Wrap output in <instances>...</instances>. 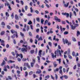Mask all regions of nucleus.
I'll use <instances>...</instances> for the list:
<instances>
[{
  "mask_svg": "<svg viewBox=\"0 0 80 80\" xmlns=\"http://www.w3.org/2000/svg\"><path fill=\"white\" fill-rule=\"evenodd\" d=\"M62 42L64 43V44H65V43L66 44L68 43V45H71V42H68V40L67 39H65V41L64 38H62Z\"/></svg>",
  "mask_w": 80,
  "mask_h": 80,
  "instance_id": "obj_1",
  "label": "nucleus"
},
{
  "mask_svg": "<svg viewBox=\"0 0 80 80\" xmlns=\"http://www.w3.org/2000/svg\"><path fill=\"white\" fill-rule=\"evenodd\" d=\"M22 52H27V48H22L21 49Z\"/></svg>",
  "mask_w": 80,
  "mask_h": 80,
  "instance_id": "obj_2",
  "label": "nucleus"
},
{
  "mask_svg": "<svg viewBox=\"0 0 80 80\" xmlns=\"http://www.w3.org/2000/svg\"><path fill=\"white\" fill-rule=\"evenodd\" d=\"M48 22V20H46L45 21V23L44 24V25H47V23H48V26H50V25H51V23L50 22Z\"/></svg>",
  "mask_w": 80,
  "mask_h": 80,
  "instance_id": "obj_3",
  "label": "nucleus"
},
{
  "mask_svg": "<svg viewBox=\"0 0 80 80\" xmlns=\"http://www.w3.org/2000/svg\"><path fill=\"white\" fill-rule=\"evenodd\" d=\"M62 15H66L67 18H68V17H69V13H67V12H65V13L62 12Z\"/></svg>",
  "mask_w": 80,
  "mask_h": 80,
  "instance_id": "obj_4",
  "label": "nucleus"
},
{
  "mask_svg": "<svg viewBox=\"0 0 80 80\" xmlns=\"http://www.w3.org/2000/svg\"><path fill=\"white\" fill-rule=\"evenodd\" d=\"M35 62V60H33L32 62H31V67H33L34 66V64Z\"/></svg>",
  "mask_w": 80,
  "mask_h": 80,
  "instance_id": "obj_5",
  "label": "nucleus"
},
{
  "mask_svg": "<svg viewBox=\"0 0 80 80\" xmlns=\"http://www.w3.org/2000/svg\"><path fill=\"white\" fill-rule=\"evenodd\" d=\"M57 53H59V55L60 56H61V55H62V54L61 53V52L60 51V50L57 49V51L55 52V54L56 55L57 54Z\"/></svg>",
  "mask_w": 80,
  "mask_h": 80,
  "instance_id": "obj_6",
  "label": "nucleus"
},
{
  "mask_svg": "<svg viewBox=\"0 0 80 80\" xmlns=\"http://www.w3.org/2000/svg\"><path fill=\"white\" fill-rule=\"evenodd\" d=\"M63 4H64V6L65 7H68V5H69V2H68L67 4H65V1H63Z\"/></svg>",
  "mask_w": 80,
  "mask_h": 80,
  "instance_id": "obj_7",
  "label": "nucleus"
},
{
  "mask_svg": "<svg viewBox=\"0 0 80 80\" xmlns=\"http://www.w3.org/2000/svg\"><path fill=\"white\" fill-rule=\"evenodd\" d=\"M53 65L54 66V67L55 68L57 67V66L58 65L57 64H56V62H53Z\"/></svg>",
  "mask_w": 80,
  "mask_h": 80,
  "instance_id": "obj_8",
  "label": "nucleus"
},
{
  "mask_svg": "<svg viewBox=\"0 0 80 80\" xmlns=\"http://www.w3.org/2000/svg\"><path fill=\"white\" fill-rule=\"evenodd\" d=\"M37 58L38 63H40V57L38 56H37Z\"/></svg>",
  "mask_w": 80,
  "mask_h": 80,
  "instance_id": "obj_9",
  "label": "nucleus"
},
{
  "mask_svg": "<svg viewBox=\"0 0 80 80\" xmlns=\"http://www.w3.org/2000/svg\"><path fill=\"white\" fill-rule=\"evenodd\" d=\"M53 33V31H52V30H50V31H49L47 33V34L48 35H49V34H50V33Z\"/></svg>",
  "mask_w": 80,
  "mask_h": 80,
  "instance_id": "obj_10",
  "label": "nucleus"
},
{
  "mask_svg": "<svg viewBox=\"0 0 80 80\" xmlns=\"http://www.w3.org/2000/svg\"><path fill=\"white\" fill-rule=\"evenodd\" d=\"M5 32L4 31H2L0 33V35L2 36V35H3L5 34Z\"/></svg>",
  "mask_w": 80,
  "mask_h": 80,
  "instance_id": "obj_11",
  "label": "nucleus"
},
{
  "mask_svg": "<svg viewBox=\"0 0 80 80\" xmlns=\"http://www.w3.org/2000/svg\"><path fill=\"white\" fill-rule=\"evenodd\" d=\"M60 28L61 29V30L62 32L63 30V31H65V28H62V26H60Z\"/></svg>",
  "mask_w": 80,
  "mask_h": 80,
  "instance_id": "obj_12",
  "label": "nucleus"
},
{
  "mask_svg": "<svg viewBox=\"0 0 80 80\" xmlns=\"http://www.w3.org/2000/svg\"><path fill=\"white\" fill-rule=\"evenodd\" d=\"M5 64H6V62H5V61L3 60L2 63L1 64V66H3V65H4Z\"/></svg>",
  "mask_w": 80,
  "mask_h": 80,
  "instance_id": "obj_13",
  "label": "nucleus"
},
{
  "mask_svg": "<svg viewBox=\"0 0 80 80\" xmlns=\"http://www.w3.org/2000/svg\"><path fill=\"white\" fill-rule=\"evenodd\" d=\"M11 32L12 33H17V31H15V30L12 29L11 30Z\"/></svg>",
  "mask_w": 80,
  "mask_h": 80,
  "instance_id": "obj_14",
  "label": "nucleus"
},
{
  "mask_svg": "<svg viewBox=\"0 0 80 80\" xmlns=\"http://www.w3.org/2000/svg\"><path fill=\"white\" fill-rule=\"evenodd\" d=\"M71 28L72 30H75V27L73 25H72L71 26Z\"/></svg>",
  "mask_w": 80,
  "mask_h": 80,
  "instance_id": "obj_15",
  "label": "nucleus"
},
{
  "mask_svg": "<svg viewBox=\"0 0 80 80\" xmlns=\"http://www.w3.org/2000/svg\"><path fill=\"white\" fill-rule=\"evenodd\" d=\"M58 70H59V69L58 68H57L54 70V73H56L57 72H58Z\"/></svg>",
  "mask_w": 80,
  "mask_h": 80,
  "instance_id": "obj_16",
  "label": "nucleus"
},
{
  "mask_svg": "<svg viewBox=\"0 0 80 80\" xmlns=\"http://www.w3.org/2000/svg\"><path fill=\"white\" fill-rule=\"evenodd\" d=\"M15 19H16V20H19L18 17V16H17V14L15 15Z\"/></svg>",
  "mask_w": 80,
  "mask_h": 80,
  "instance_id": "obj_17",
  "label": "nucleus"
},
{
  "mask_svg": "<svg viewBox=\"0 0 80 80\" xmlns=\"http://www.w3.org/2000/svg\"><path fill=\"white\" fill-rule=\"evenodd\" d=\"M38 41H40V40H41V41L43 40L42 37V36L40 37V38H38Z\"/></svg>",
  "mask_w": 80,
  "mask_h": 80,
  "instance_id": "obj_18",
  "label": "nucleus"
},
{
  "mask_svg": "<svg viewBox=\"0 0 80 80\" xmlns=\"http://www.w3.org/2000/svg\"><path fill=\"white\" fill-rule=\"evenodd\" d=\"M15 62L14 61H12V60H9L8 62V63H13Z\"/></svg>",
  "mask_w": 80,
  "mask_h": 80,
  "instance_id": "obj_19",
  "label": "nucleus"
},
{
  "mask_svg": "<svg viewBox=\"0 0 80 80\" xmlns=\"http://www.w3.org/2000/svg\"><path fill=\"white\" fill-rule=\"evenodd\" d=\"M44 2V3H45L47 7V8H50V6L48 5V4H47V3H45V2Z\"/></svg>",
  "mask_w": 80,
  "mask_h": 80,
  "instance_id": "obj_20",
  "label": "nucleus"
},
{
  "mask_svg": "<svg viewBox=\"0 0 80 80\" xmlns=\"http://www.w3.org/2000/svg\"><path fill=\"white\" fill-rule=\"evenodd\" d=\"M26 65H27V67L28 68H31V67H30V66L29 65L28 63L27 62L26 63Z\"/></svg>",
  "mask_w": 80,
  "mask_h": 80,
  "instance_id": "obj_21",
  "label": "nucleus"
},
{
  "mask_svg": "<svg viewBox=\"0 0 80 80\" xmlns=\"http://www.w3.org/2000/svg\"><path fill=\"white\" fill-rule=\"evenodd\" d=\"M35 52V51L34 50H31L30 51V53L31 54H33V53Z\"/></svg>",
  "mask_w": 80,
  "mask_h": 80,
  "instance_id": "obj_22",
  "label": "nucleus"
},
{
  "mask_svg": "<svg viewBox=\"0 0 80 80\" xmlns=\"http://www.w3.org/2000/svg\"><path fill=\"white\" fill-rule=\"evenodd\" d=\"M69 16L70 18H72V12H70L69 13Z\"/></svg>",
  "mask_w": 80,
  "mask_h": 80,
  "instance_id": "obj_23",
  "label": "nucleus"
},
{
  "mask_svg": "<svg viewBox=\"0 0 80 80\" xmlns=\"http://www.w3.org/2000/svg\"><path fill=\"white\" fill-rule=\"evenodd\" d=\"M5 5L6 7L7 5V6H8L9 5V3L7 2H6V3H5Z\"/></svg>",
  "mask_w": 80,
  "mask_h": 80,
  "instance_id": "obj_24",
  "label": "nucleus"
},
{
  "mask_svg": "<svg viewBox=\"0 0 80 80\" xmlns=\"http://www.w3.org/2000/svg\"><path fill=\"white\" fill-rule=\"evenodd\" d=\"M41 72H42V71L41 70H40V71H37L36 73H38V74H40V73H41Z\"/></svg>",
  "mask_w": 80,
  "mask_h": 80,
  "instance_id": "obj_25",
  "label": "nucleus"
},
{
  "mask_svg": "<svg viewBox=\"0 0 80 80\" xmlns=\"http://www.w3.org/2000/svg\"><path fill=\"white\" fill-rule=\"evenodd\" d=\"M80 35V32H79V31H77V37H78V35Z\"/></svg>",
  "mask_w": 80,
  "mask_h": 80,
  "instance_id": "obj_26",
  "label": "nucleus"
},
{
  "mask_svg": "<svg viewBox=\"0 0 80 80\" xmlns=\"http://www.w3.org/2000/svg\"><path fill=\"white\" fill-rule=\"evenodd\" d=\"M44 22V20L43 19H41V22L42 24H43V22Z\"/></svg>",
  "mask_w": 80,
  "mask_h": 80,
  "instance_id": "obj_27",
  "label": "nucleus"
},
{
  "mask_svg": "<svg viewBox=\"0 0 80 80\" xmlns=\"http://www.w3.org/2000/svg\"><path fill=\"white\" fill-rule=\"evenodd\" d=\"M3 70L5 72H7V68L6 67H4Z\"/></svg>",
  "mask_w": 80,
  "mask_h": 80,
  "instance_id": "obj_28",
  "label": "nucleus"
},
{
  "mask_svg": "<svg viewBox=\"0 0 80 80\" xmlns=\"http://www.w3.org/2000/svg\"><path fill=\"white\" fill-rule=\"evenodd\" d=\"M7 28L10 30L11 28V27L8 25L7 26Z\"/></svg>",
  "mask_w": 80,
  "mask_h": 80,
  "instance_id": "obj_29",
  "label": "nucleus"
},
{
  "mask_svg": "<svg viewBox=\"0 0 80 80\" xmlns=\"http://www.w3.org/2000/svg\"><path fill=\"white\" fill-rule=\"evenodd\" d=\"M6 15L7 16V17H9V14L8 13V12H6Z\"/></svg>",
  "mask_w": 80,
  "mask_h": 80,
  "instance_id": "obj_30",
  "label": "nucleus"
},
{
  "mask_svg": "<svg viewBox=\"0 0 80 80\" xmlns=\"http://www.w3.org/2000/svg\"><path fill=\"white\" fill-rule=\"evenodd\" d=\"M30 29L29 28V26H27L26 30L27 31H28V30Z\"/></svg>",
  "mask_w": 80,
  "mask_h": 80,
  "instance_id": "obj_31",
  "label": "nucleus"
},
{
  "mask_svg": "<svg viewBox=\"0 0 80 80\" xmlns=\"http://www.w3.org/2000/svg\"><path fill=\"white\" fill-rule=\"evenodd\" d=\"M36 20H37V22H40V18H36Z\"/></svg>",
  "mask_w": 80,
  "mask_h": 80,
  "instance_id": "obj_32",
  "label": "nucleus"
},
{
  "mask_svg": "<svg viewBox=\"0 0 80 80\" xmlns=\"http://www.w3.org/2000/svg\"><path fill=\"white\" fill-rule=\"evenodd\" d=\"M28 34L30 36V37H32V32H29Z\"/></svg>",
  "mask_w": 80,
  "mask_h": 80,
  "instance_id": "obj_33",
  "label": "nucleus"
},
{
  "mask_svg": "<svg viewBox=\"0 0 80 80\" xmlns=\"http://www.w3.org/2000/svg\"><path fill=\"white\" fill-rule=\"evenodd\" d=\"M28 24L29 25H32V22L31 21H29L28 23Z\"/></svg>",
  "mask_w": 80,
  "mask_h": 80,
  "instance_id": "obj_34",
  "label": "nucleus"
},
{
  "mask_svg": "<svg viewBox=\"0 0 80 80\" xmlns=\"http://www.w3.org/2000/svg\"><path fill=\"white\" fill-rule=\"evenodd\" d=\"M25 10L27 11V9H28V6H26L25 7Z\"/></svg>",
  "mask_w": 80,
  "mask_h": 80,
  "instance_id": "obj_35",
  "label": "nucleus"
},
{
  "mask_svg": "<svg viewBox=\"0 0 80 80\" xmlns=\"http://www.w3.org/2000/svg\"><path fill=\"white\" fill-rule=\"evenodd\" d=\"M35 12L37 14H39V11L37 10H36L35 11Z\"/></svg>",
  "mask_w": 80,
  "mask_h": 80,
  "instance_id": "obj_36",
  "label": "nucleus"
},
{
  "mask_svg": "<svg viewBox=\"0 0 80 80\" xmlns=\"http://www.w3.org/2000/svg\"><path fill=\"white\" fill-rule=\"evenodd\" d=\"M45 78H47V79H48L50 78V76L49 75H48L47 76H46L45 77Z\"/></svg>",
  "mask_w": 80,
  "mask_h": 80,
  "instance_id": "obj_37",
  "label": "nucleus"
},
{
  "mask_svg": "<svg viewBox=\"0 0 80 80\" xmlns=\"http://www.w3.org/2000/svg\"><path fill=\"white\" fill-rule=\"evenodd\" d=\"M1 25H4V26H5V22H2L1 23Z\"/></svg>",
  "mask_w": 80,
  "mask_h": 80,
  "instance_id": "obj_38",
  "label": "nucleus"
},
{
  "mask_svg": "<svg viewBox=\"0 0 80 80\" xmlns=\"http://www.w3.org/2000/svg\"><path fill=\"white\" fill-rule=\"evenodd\" d=\"M55 78H56V80H57L58 78V75L56 74H55Z\"/></svg>",
  "mask_w": 80,
  "mask_h": 80,
  "instance_id": "obj_39",
  "label": "nucleus"
},
{
  "mask_svg": "<svg viewBox=\"0 0 80 80\" xmlns=\"http://www.w3.org/2000/svg\"><path fill=\"white\" fill-rule=\"evenodd\" d=\"M68 32L67 31H66V32H64V35H67V34H68Z\"/></svg>",
  "mask_w": 80,
  "mask_h": 80,
  "instance_id": "obj_40",
  "label": "nucleus"
},
{
  "mask_svg": "<svg viewBox=\"0 0 80 80\" xmlns=\"http://www.w3.org/2000/svg\"><path fill=\"white\" fill-rule=\"evenodd\" d=\"M0 42H1V43H4L5 42L3 40H2L1 39H0Z\"/></svg>",
  "mask_w": 80,
  "mask_h": 80,
  "instance_id": "obj_41",
  "label": "nucleus"
},
{
  "mask_svg": "<svg viewBox=\"0 0 80 80\" xmlns=\"http://www.w3.org/2000/svg\"><path fill=\"white\" fill-rule=\"evenodd\" d=\"M59 73H60V74H62V73H63V72H62V70H60L59 71Z\"/></svg>",
  "mask_w": 80,
  "mask_h": 80,
  "instance_id": "obj_42",
  "label": "nucleus"
},
{
  "mask_svg": "<svg viewBox=\"0 0 80 80\" xmlns=\"http://www.w3.org/2000/svg\"><path fill=\"white\" fill-rule=\"evenodd\" d=\"M58 17H57L56 16H55L54 17V19L55 20H57L58 19Z\"/></svg>",
  "mask_w": 80,
  "mask_h": 80,
  "instance_id": "obj_43",
  "label": "nucleus"
},
{
  "mask_svg": "<svg viewBox=\"0 0 80 80\" xmlns=\"http://www.w3.org/2000/svg\"><path fill=\"white\" fill-rule=\"evenodd\" d=\"M57 61H59V63H61V59L60 58L59 59H57Z\"/></svg>",
  "mask_w": 80,
  "mask_h": 80,
  "instance_id": "obj_44",
  "label": "nucleus"
},
{
  "mask_svg": "<svg viewBox=\"0 0 80 80\" xmlns=\"http://www.w3.org/2000/svg\"><path fill=\"white\" fill-rule=\"evenodd\" d=\"M64 77L66 79H67L68 78V76L66 75H65L64 76Z\"/></svg>",
  "mask_w": 80,
  "mask_h": 80,
  "instance_id": "obj_45",
  "label": "nucleus"
},
{
  "mask_svg": "<svg viewBox=\"0 0 80 80\" xmlns=\"http://www.w3.org/2000/svg\"><path fill=\"white\" fill-rule=\"evenodd\" d=\"M68 57L70 59H72V56H71L70 55H69L68 56Z\"/></svg>",
  "mask_w": 80,
  "mask_h": 80,
  "instance_id": "obj_46",
  "label": "nucleus"
},
{
  "mask_svg": "<svg viewBox=\"0 0 80 80\" xmlns=\"http://www.w3.org/2000/svg\"><path fill=\"white\" fill-rule=\"evenodd\" d=\"M72 40L74 42H76V39H75V38H72Z\"/></svg>",
  "mask_w": 80,
  "mask_h": 80,
  "instance_id": "obj_47",
  "label": "nucleus"
},
{
  "mask_svg": "<svg viewBox=\"0 0 80 80\" xmlns=\"http://www.w3.org/2000/svg\"><path fill=\"white\" fill-rule=\"evenodd\" d=\"M30 12L31 13H32L33 12V9H32V7H31L30 8Z\"/></svg>",
  "mask_w": 80,
  "mask_h": 80,
  "instance_id": "obj_48",
  "label": "nucleus"
},
{
  "mask_svg": "<svg viewBox=\"0 0 80 80\" xmlns=\"http://www.w3.org/2000/svg\"><path fill=\"white\" fill-rule=\"evenodd\" d=\"M32 74H33V72H32V71H31L29 73V75H32Z\"/></svg>",
  "mask_w": 80,
  "mask_h": 80,
  "instance_id": "obj_49",
  "label": "nucleus"
},
{
  "mask_svg": "<svg viewBox=\"0 0 80 80\" xmlns=\"http://www.w3.org/2000/svg\"><path fill=\"white\" fill-rule=\"evenodd\" d=\"M72 55L73 57H75V52H74L73 51L72 52Z\"/></svg>",
  "mask_w": 80,
  "mask_h": 80,
  "instance_id": "obj_50",
  "label": "nucleus"
},
{
  "mask_svg": "<svg viewBox=\"0 0 80 80\" xmlns=\"http://www.w3.org/2000/svg\"><path fill=\"white\" fill-rule=\"evenodd\" d=\"M15 27H16V28H17L18 29V28H19V26H18V25H15Z\"/></svg>",
  "mask_w": 80,
  "mask_h": 80,
  "instance_id": "obj_51",
  "label": "nucleus"
},
{
  "mask_svg": "<svg viewBox=\"0 0 80 80\" xmlns=\"http://www.w3.org/2000/svg\"><path fill=\"white\" fill-rule=\"evenodd\" d=\"M8 78L9 80H12V77H11L10 76H8Z\"/></svg>",
  "mask_w": 80,
  "mask_h": 80,
  "instance_id": "obj_52",
  "label": "nucleus"
},
{
  "mask_svg": "<svg viewBox=\"0 0 80 80\" xmlns=\"http://www.w3.org/2000/svg\"><path fill=\"white\" fill-rule=\"evenodd\" d=\"M48 45L50 46L51 47H52V43H51V42H48Z\"/></svg>",
  "mask_w": 80,
  "mask_h": 80,
  "instance_id": "obj_53",
  "label": "nucleus"
},
{
  "mask_svg": "<svg viewBox=\"0 0 80 80\" xmlns=\"http://www.w3.org/2000/svg\"><path fill=\"white\" fill-rule=\"evenodd\" d=\"M11 17H12V19H13L14 18V17H13V13H12V15H11Z\"/></svg>",
  "mask_w": 80,
  "mask_h": 80,
  "instance_id": "obj_54",
  "label": "nucleus"
},
{
  "mask_svg": "<svg viewBox=\"0 0 80 80\" xmlns=\"http://www.w3.org/2000/svg\"><path fill=\"white\" fill-rule=\"evenodd\" d=\"M78 24H75L74 25V26H75V27L76 28L77 27H78Z\"/></svg>",
  "mask_w": 80,
  "mask_h": 80,
  "instance_id": "obj_55",
  "label": "nucleus"
},
{
  "mask_svg": "<svg viewBox=\"0 0 80 80\" xmlns=\"http://www.w3.org/2000/svg\"><path fill=\"white\" fill-rule=\"evenodd\" d=\"M20 35L22 37H23L24 36V34H23V33H22V32H20Z\"/></svg>",
  "mask_w": 80,
  "mask_h": 80,
  "instance_id": "obj_56",
  "label": "nucleus"
},
{
  "mask_svg": "<svg viewBox=\"0 0 80 80\" xmlns=\"http://www.w3.org/2000/svg\"><path fill=\"white\" fill-rule=\"evenodd\" d=\"M27 48V50H30L31 48L30 47V46H28V47Z\"/></svg>",
  "mask_w": 80,
  "mask_h": 80,
  "instance_id": "obj_57",
  "label": "nucleus"
},
{
  "mask_svg": "<svg viewBox=\"0 0 80 80\" xmlns=\"http://www.w3.org/2000/svg\"><path fill=\"white\" fill-rule=\"evenodd\" d=\"M29 40L31 43H33V40L32 39L30 38Z\"/></svg>",
  "mask_w": 80,
  "mask_h": 80,
  "instance_id": "obj_58",
  "label": "nucleus"
},
{
  "mask_svg": "<svg viewBox=\"0 0 80 80\" xmlns=\"http://www.w3.org/2000/svg\"><path fill=\"white\" fill-rule=\"evenodd\" d=\"M27 75H28V72H26L25 77H27Z\"/></svg>",
  "mask_w": 80,
  "mask_h": 80,
  "instance_id": "obj_59",
  "label": "nucleus"
},
{
  "mask_svg": "<svg viewBox=\"0 0 80 80\" xmlns=\"http://www.w3.org/2000/svg\"><path fill=\"white\" fill-rule=\"evenodd\" d=\"M4 59L5 60L6 62H7V57H4Z\"/></svg>",
  "mask_w": 80,
  "mask_h": 80,
  "instance_id": "obj_60",
  "label": "nucleus"
},
{
  "mask_svg": "<svg viewBox=\"0 0 80 80\" xmlns=\"http://www.w3.org/2000/svg\"><path fill=\"white\" fill-rule=\"evenodd\" d=\"M28 16L29 17H30V16H32V14L31 13H29L27 14Z\"/></svg>",
  "mask_w": 80,
  "mask_h": 80,
  "instance_id": "obj_61",
  "label": "nucleus"
},
{
  "mask_svg": "<svg viewBox=\"0 0 80 80\" xmlns=\"http://www.w3.org/2000/svg\"><path fill=\"white\" fill-rule=\"evenodd\" d=\"M51 54L52 55V57L53 58L54 57V54L53 53H51Z\"/></svg>",
  "mask_w": 80,
  "mask_h": 80,
  "instance_id": "obj_62",
  "label": "nucleus"
},
{
  "mask_svg": "<svg viewBox=\"0 0 80 80\" xmlns=\"http://www.w3.org/2000/svg\"><path fill=\"white\" fill-rule=\"evenodd\" d=\"M62 24H64V25L65 24V22L63 21H62Z\"/></svg>",
  "mask_w": 80,
  "mask_h": 80,
  "instance_id": "obj_63",
  "label": "nucleus"
},
{
  "mask_svg": "<svg viewBox=\"0 0 80 80\" xmlns=\"http://www.w3.org/2000/svg\"><path fill=\"white\" fill-rule=\"evenodd\" d=\"M17 73L18 74H20V71L18 70L17 71Z\"/></svg>",
  "mask_w": 80,
  "mask_h": 80,
  "instance_id": "obj_64",
  "label": "nucleus"
}]
</instances>
